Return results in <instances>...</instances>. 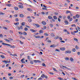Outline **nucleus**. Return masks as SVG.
I'll return each mask as SVG.
<instances>
[{"label":"nucleus","instance_id":"f257e3e1","mask_svg":"<svg viewBox=\"0 0 80 80\" xmlns=\"http://www.w3.org/2000/svg\"><path fill=\"white\" fill-rule=\"evenodd\" d=\"M2 45H5V46H8L10 48H15V47L14 46V45H12L11 44L6 43L4 42L2 43Z\"/></svg>","mask_w":80,"mask_h":80},{"label":"nucleus","instance_id":"f03ea898","mask_svg":"<svg viewBox=\"0 0 80 80\" xmlns=\"http://www.w3.org/2000/svg\"><path fill=\"white\" fill-rule=\"evenodd\" d=\"M41 77H42V78H45L46 79H47L48 78V77L46 75H45V74H42L41 76Z\"/></svg>","mask_w":80,"mask_h":80},{"label":"nucleus","instance_id":"7ed1b4c3","mask_svg":"<svg viewBox=\"0 0 80 80\" xmlns=\"http://www.w3.org/2000/svg\"><path fill=\"white\" fill-rule=\"evenodd\" d=\"M30 31H31V32H33V33H35V32H37V30H34L33 29H30Z\"/></svg>","mask_w":80,"mask_h":80},{"label":"nucleus","instance_id":"20e7f679","mask_svg":"<svg viewBox=\"0 0 80 80\" xmlns=\"http://www.w3.org/2000/svg\"><path fill=\"white\" fill-rule=\"evenodd\" d=\"M71 52L70 50H67L65 52V53H71Z\"/></svg>","mask_w":80,"mask_h":80},{"label":"nucleus","instance_id":"39448f33","mask_svg":"<svg viewBox=\"0 0 80 80\" xmlns=\"http://www.w3.org/2000/svg\"><path fill=\"white\" fill-rule=\"evenodd\" d=\"M25 60V58H23L21 60V62H22V63H25V62L23 61V60Z\"/></svg>","mask_w":80,"mask_h":80},{"label":"nucleus","instance_id":"423d86ee","mask_svg":"<svg viewBox=\"0 0 80 80\" xmlns=\"http://www.w3.org/2000/svg\"><path fill=\"white\" fill-rule=\"evenodd\" d=\"M50 35H51V37H55V34H54V33H51L50 34Z\"/></svg>","mask_w":80,"mask_h":80},{"label":"nucleus","instance_id":"0eeeda50","mask_svg":"<svg viewBox=\"0 0 80 80\" xmlns=\"http://www.w3.org/2000/svg\"><path fill=\"white\" fill-rule=\"evenodd\" d=\"M60 49L61 50L63 51L65 50V48H60Z\"/></svg>","mask_w":80,"mask_h":80},{"label":"nucleus","instance_id":"6e6552de","mask_svg":"<svg viewBox=\"0 0 80 80\" xmlns=\"http://www.w3.org/2000/svg\"><path fill=\"white\" fill-rule=\"evenodd\" d=\"M18 7L19 8H23V6L22 5H19Z\"/></svg>","mask_w":80,"mask_h":80},{"label":"nucleus","instance_id":"1a4fd4ad","mask_svg":"<svg viewBox=\"0 0 80 80\" xmlns=\"http://www.w3.org/2000/svg\"><path fill=\"white\" fill-rule=\"evenodd\" d=\"M34 25H35L38 28L40 27L39 25L37 24H34Z\"/></svg>","mask_w":80,"mask_h":80},{"label":"nucleus","instance_id":"9d476101","mask_svg":"<svg viewBox=\"0 0 80 80\" xmlns=\"http://www.w3.org/2000/svg\"><path fill=\"white\" fill-rule=\"evenodd\" d=\"M42 24L43 25H46V22L45 21H42Z\"/></svg>","mask_w":80,"mask_h":80},{"label":"nucleus","instance_id":"9b49d317","mask_svg":"<svg viewBox=\"0 0 80 80\" xmlns=\"http://www.w3.org/2000/svg\"><path fill=\"white\" fill-rule=\"evenodd\" d=\"M48 18L49 20H51V19H52V17L50 16H48Z\"/></svg>","mask_w":80,"mask_h":80},{"label":"nucleus","instance_id":"f8f14e48","mask_svg":"<svg viewBox=\"0 0 80 80\" xmlns=\"http://www.w3.org/2000/svg\"><path fill=\"white\" fill-rule=\"evenodd\" d=\"M20 17L21 18H23V17H24V15H23L22 14H21L20 15Z\"/></svg>","mask_w":80,"mask_h":80},{"label":"nucleus","instance_id":"ddd939ff","mask_svg":"<svg viewBox=\"0 0 80 80\" xmlns=\"http://www.w3.org/2000/svg\"><path fill=\"white\" fill-rule=\"evenodd\" d=\"M14 24L15 25H17V26L19 25V22H17V23H14Z\"/></svg>","mask_w":80,"mask_h":80},{"label":"nucleus","instance_id":"4468645a","mask_svg":"<svg viewBox=\"0 0 80 80\" xmlns=\"http://www.w3.org/2000/svg\"><path fill=\"white\" fill-rule=\"evenodd\" d=\"M35 38H42L40 37V36H35Z\"/></svg>","mask_w":80,"mask_h":80},{"label":"nucleus","instance_id":"2eb2a0df","mask_svg":"<svg viewBox=\"0 0 80 80\" xmlns=\"http://www.w3.org/2000/svg\"><path fill=\"white\" fill-rule=\"evenodd\" d=\"M55 40H57V39H58V38H59V37L58 36H56L55 38H54Z\"/></svg>","mask_w":80,"mask_h":80},{"label":"nucleus","instance_id":"dca6fc26","mask_svg":"<svg viewBox=\"0 0 80 80\" xmlns=\"http://www.w3.org/2000/svg\"><path fill=\"white\" fill-rule=\"evenodd\" d=\"M21 25L22 26H24L25 25V22H23L22 23Z\"/></svg>","mask_w":80,"mask_h":80},{"label":"nucleus","instance_id":"f3484780","mask_svg":"<svg viewBox=\"0 0 80 80\" xmlns=\"http://www.w3.org/2000/svg\"><path fill=\"white\" fill-rule=\"evenodd\" d=\"M43 33V30H40L39 31V33L40 34V33Z\"/></svg>","mask_w":80,"mask_h":80},{"label":"nucleus","instance_id":"a211bd4d","mask_svg":"<svg viewBox=\"0 0 80 80\" xmlns=\"http://www.w3.org/2000/svg\"><path fill=\"white\" fill-rule=\"evenodd\" d=\"M72 52H76V49L75 48H72Z\"/></svg>","mask_w":80,"mask_h":80},{"label":"nucleus","instance_id":"6ab92c4d","mask_svg":"<svg viewBox=\"0 0 80 80\" xmlns=\"http://www.w3.org/2000/svg\"><path fill=\"white\" fill-rule=\"evenodd\" d=\"M14 8L15 10H18V8L17 7H14Z\"/></svg>","mask_w":80,"mask_h":80},{"label":"nucleus","instance_id":"aec40b11","mask_svg":"<svg viewBox=\"0 0 80 80\" xmlns=\"http://www.w3.org/2000/svg\"><path fill=\"white\" fill-rule=\"evenodd\" d=\"M50 47H53V48L55 47V45L53 44L52 45H51L50 46Z\"/></svg>","mask_w":80,"mask_h":80},{"label":"nucleus","instance_id":"412c9836","mask_svg":"<svg viewBox=\"0 0 80 80\" xmlns=\"http://www.w3.org/2000/svg\"><path fill=\"white\" fill-rule=\"evenodd\" d=\"M27 10H28V11H31L32 12L33 11V10H32L31 8H28Z\"/></svg>","mask_w":80,"mask_h":80},{"label":"nucleus","instance_id":"4be33fe9","mask_svg":"<svg viewBox=\"0 0 80 80\" xmlns=\"http://www.w3.org/2000/svg\"><path fill=\"white\" fill-rule=\"evenodd\" d=\"M58 79H59V80H64L63 79L60 78V77H59L58 78Z\"/></svg>","mask_w":80,"mask_h":80},{"label":"nucleus","instance_id":"5701e85b","mask_svg":"<svg viewBox=\"0 0 80 80\" xmlns=\"http://www.w3.org/2000/svg\"><path fill=\"white\" fill-rule=\"evenodd\" d=\"M0 57L2 58H5V57L4 56H3V55H1Z\"/></svg>","mask_w":80,"mask_h":80},{"label":"nucleus","instance_id":"b1692460","mask_svg":"<svg viewBox=\"0 0 80 80\" xmlns=\"http://www.w3.org/2000/svg\"><path fill=\"white\" fill-rule=\"evenodd\" d=\"M54 19H55V20H57V16H54L53 17Z\"/></svg>","mask_w":80,"mask_h":80},{"label":"nucleus","instance_id":"393cba45","mask_svg":"<svg viewBox=\"0 0 80 80\" xmlns=\"http://www.w3.org/2000/svg\"><path fill=\"white\" fill-rule=\"evenodd\" d=\"M11 5H12L10 4H6V6H8V7H10Z\"/></svg>","mask_w":80,"mask_h":80},{"label":"nucleus","instance_id":"a878e982","mask_svg":"<svg viewBox=\"0 0 80 80\" xmlns=\"http://www.w3.org/2000/svg\"><path fill=\"white\" fill-rule=\"evenodd\" d=\"M0 37H1V38H3V36L2 34H0Z\"/></svg>","mask_w":80,"mask_h":80},{"label":"nucleus","instance_id":"bb28decb","mask_svg":"<svg viewBox=\"0 0 80 80\" xmlns=\"http://www.w3.org/2000/svg\"><path fill=\"white\" fill-rule=\"evenodd\" d=\"M70 60H71V62H73V59L72 58H70Z\"/></svg>","mask_w":80,"mask_h":80},{"label":"nucleus","instance_id":"cd10ccee","mask_svg":"<svg viewBox=\"0 0 80 80\" xmlns=\"http://www.w3.org/2000/svg\"><path fill=\"white\" fill-rule=\"evenodd\" d=\"M71 12H70V11H66V13L68 14V13H70Z\"/></svg>","mask_w":80,"mask_h":80},{"label":"nucleus","instance_id":"c85d7f7f","mask_svg":"<svg viewBox=\"0 0 80 80\" xmlns=\"http://www.w3.org/2000/svg\"><path fill=\"white\" fill-rule=\"evenodd\" d=\"M65 59L66 60H70V58H66Z\"/></svg>","mask_w":80,"mask_h":80},{"label":"nucleus","instance_id":"c756f323","mask_svg":"<svg viewBox=\"0 0 80 80\" xmlns=\"http://www.w3.org/2000/svg\"><path fill=\"white\" fill-rule=\"evenodd\" d=\"M64 23H65L66 24H68V22L67 21H65Z\"/></svg>","mask_w":80,"mask_h":80},{"label":"nucleus","instance_id":"7c9ffc66","mask_svg":"<svg viewBox=\"0 0 80 80\" xmlns=\"http://www.w3.org/2000/svg\"><path fill=\"white\" fill-rule=\"evenodd\" d=\"M5 15V13H3V12H0V15Z\"/></svg>","mask_w":80,"mask_h":80},{"label":"nucleus","instance_id":"2f4dec72","mask_svg":"<svg viewBox=\"0 0 80 80\" xmlns=\"http://www.w3.org/2000/svg\"><path fill=\"white\" fill-rule=\"evenodd\" d=\"M24 30H25V31H27V30H28V28H24Z\"/></svg>","mask_w":80,"mask_h":80},{"label":"nucleus","instance_id":"473e14b6","mask_svg":"<svg viewBox=\"0 0 80 80\" xmlns=\"http://www.w3.org/2000/svg\"><path fill=\"white\" fill-rule=\"evenodd\" d=\"M49 26L50 27H51V28H52V27H53V24H50L49 25Z\"/></svg>","mask_w":80,"mask_h":80},{"label":"nucleus","instance_id":"72a5a7b5","mask_svg":"<svg viewBox=\"0 0 80 80\" xmlns=\"http://www.w3.org/2000/svg\"><path fill=\"white\" fill-rule=\"evenodd\" d=\"M19 34H20V35H23V33L22 32H18Z\"/></svg>","mask_w":80,"mask_h":80},{"label":"nucleus","instance_id":"f704fd0d","mask_svg":"<svg viewBox=\"0 0 80 80\" xmlns=\"http://www.w3.org/2000/svg\"><path fill=\"white\" fill-rule=\"evenodd\" d=\"M74 40L75 41H76V42H78V39H77L76 38H74Z\"/></svg>","mask_w":80,"mask_h":80},{"label":"nucleus","instance_id":"c9c22d12","mask_svg":"<svg viewBox=\"0 0 80 80\" xmlns=\"http://www.w3.org/2000/svg\"><path fill=\"white\" fill-rule=\"evenodd\" d=\"M30 56H28V60H29V61H30Z\"/></svg>","mask_w":80,"mask_h":80},{"label":"nucleus","instance_id":"e433bc0d","mask_svg":"<svg viewBox=\"0 0 80 80\" xmlns=\"http://www.w3.org/2000/svg\"><path fill=\"white\" fill-rule=\"evenodd\" d=\"M54 14H55V15H57L58 14V13L57 12H54Z\"/></svg>","mask_w":80,"mask_h":80},{"label":"nucleus","instance_id":"4c0bfd02","mask_svg":"<svg viewBox=\"0 0 80 80\" xmlns=\"http://www.w3.org/2000/svg\"><path fill=\"white\" fill-rule=\"evenodd\" d=\"M55 51H57V52H60V51L59 50V49H56L55 50Z\"/></svg>","mask_w":80,"mask_h":80},{"label":"nucleus","instance_id":"58836bf2","mask_svg":"<svg viewBox=\"0 0 80 80\" xmlns=\"http://www.w3.org/2000/svg\"><path fill=\"white\" fill-rule=\"evenodd\" d=\"M72 27H76V25L75 24H73L71 25Z\"/></svg>","mask_w":80,"mask_h":80},{"label":"nucleus","instance_id":"ea45409f","mask_svg":"<svg viewBox=\"0 0 80 80\" xmlns=\"http://www.w3.org/2000/svg\"><path fill=\"white\" fill-rule=\"evenodd\" d=\"M66 69H67V70H71V69L70 68H67V67H66Z\"/></svg>","mask_w":80,"mask_h":80},{"label":"nucleus","instance_id":"a19ab883","mask_svg":"<svg viewBox=\"0 0 80 80\" xmlns=\"http://www.w3.org/2000/svg\"><path fill=\"white\" fill-rule=\"evenodd\" d=\"M30 63L31 64H33V62L32 61H30Z\"/></svg>","mask_w":80,"mask_h":80},{"label":"nucleus","instance_id":"79ce46f5","mask_svg":"<svg viewBox=\"0 0 80 80\" xmlns=\"http://www.w3.org/2000/svg\"><path fill=\"white\" fill-rule=\"evenodd\" d=\"M44 35L45 36H48V34L47 33H44Z\"/></svg>","mask_w":80,"mask_h":80},{"label":"nucleus","instance_id":"37998d69","mask_svg":"<svg viewBox=\"0 0 80 80\" xmlns=\"http://www.w3.org/2000/svg\"><path fill=\"white\" fill-rule=\"evenodd\" d=\"M42 65L43 67H46V66H45V64L44 63H42Z\"/></svg>","mask_w":80,"mask_h":80},{"label":"nucleus","instance_id":"c03bdc74","mask_svg":"<svg viewBox=\"0 0 80 80\" xmlns=\"http://www.w3.org/2000/svg\"><path fill=\"white\" fill-rule=\"evenodd\" d=\"M75 48L77 49V50H78V46L76 45V48Z\"/></svg>","mask_w":80,"mask_h":80},{"label":"nucleus","instance_id":"a18cd8bd","mask_svg":"<svg viewBox=\"0 0 80 80\" xmlns=\"http://www.w3.org/2000/svg\"><path fill=\"white\" fill-rule=\"evenodd\" d=\"M76 17H77V18H79V16L78 15V14H77L76 15Z\"/></svg>","mask_w":80,"mask_h":80},{"label":"nucleus","instance_id":"49530a36","mask_svg":"<svg viewBox=\"0 0 80 80\" xmlns=\"http://www.w3.org/2000/svg\"><path fill=\"white\" fill-rule=\"evenodd\" d=\"M14 17H18V15L17 14H15L14 15Z\"/></svg>","mask_w":80,"mask_h":80},{"label":"nucleus","instance_id":"de8ad7c7","mask_svg":"<svg viewBox=\"0 0 80 80\" xmlns=\"http://www.w3.org/2000/svg\"><path fill=\"white\" fill-rule=\"evenodd\" d=\"M42 9L44 10H47V8H42Z\"/></svg>","mask_w":80,"mask_h":80},{"label":"nucleus","instance_id":"09e8293b","mask_svg":"<svg viewBox=\"0 0 80 80\" xmlns=\"http://www.w3.org/2000/svg\"><path fill=\"white\" fill-rule=\"evenodd\" d=\"M20 29H21V30H22L23 29V27H22V26H21L20 27Z\"/></svg>","mask_w":80,"mask_h":80},{"label":"nucleus","instance_id":"8fccbe9b","mask_svg":"<svg viewBox=\"0 0 80 80\" xmlns=\"http://www.w3.org/2000/svg\"><path fill=\"white\" fill-rule=\"evenodd\" d=\"M15 21L16 22H18V18H16L15 19Z\"/></svg>","mask_w":80,"mask_h":80},{"label":"nucleus","instance_id":"3c124183","mask_svg":"<svg viewBox=\"0 0 80 80\" xmlns=\"http://www.w3.org/2000/svg\"><path fill=\"white\" fill-rule=\"evenodd\" d=\"M4 40H5V41H6V42H8V40L6 39V38H5L4 39Z\"/></svg>","mask_w":80,"mask_h":80},{"label":"nucleus","instance_id":"603ef678","mask_svg":"<svg viewBox=\"0 0 80 80\" xmlns=\"http://www.w3.org/2000/svg\"><path fill=\"white\" fill-rule=\"evenodd\" d=\"M73 20V18H71L69 20V22H71Z\"/></svg>","mask_w":80,"mask_h":80},{"label":"nucleus","instance_id":"864d4df0","mask_svg":"<svg viewBox=\"0 0 80 80\" xmlns=\"http://www.w3.org/2000/svg\"><path fill=\"white\" fill-rule=\"evenodd\" d=\"M59 39L60 40H62V38H61V37H59Z\"/></svg>","mask_w":80,"mask_h":80},{"label":"nucleus","instance_id":"5fc2aeb1","mask_svg":"<svg viewBox=\"0 0 80 80\" xmlns=\"http://www.w3.org/2000/svg\"><path fill=\"white\" fill-rule=\"evenodd\" d=\"M23 34L24 35H27V33L25 32H24Z\"/></svg>","mask_w":80,"mask_h":80},{"label":"nucleus","instance_id":"6e6d98bb","mask_svg":"<svg viewBox=\"0 0 80 80\" xmlns=\"http://www.w3.org/2000/svg\"><path fill=\"white\" fill-rule=\"evenodd\" d=\"M71 34H72V35H75V33L73 32H71Z\"/></svg>","mask_w":80,"mask_h":80},{"label":"nucleus","instance_id":"4d7b16f0","mask_svg":"<svg viewBox=\"0 0 80 80\" xmlns=\"http://www.w3.org/2000/svg\"><path fill=\"white\" fill-rule=\"evenodd\" d=\"M64 32H68V31L67 29H64L63 30Z\"/></svg>","mask_w":80,"mask_h":80},{"label":"nucleus","instance_id":"13d9d810","mask_svg":"<svg viewBox=\"0 0 80 80\" xmlns=\"http://www.w3.org/2000/svg\"><path fill=\"white\" fill-rule=\"evenodd\" d=\"M8 39H9V40H11L12 41H13V39L12 38H8Z\"/></svg>","mask_w":80,"mask_h":80},{"label":"nucleus","instance_id":"bf43d9fd","mask_svg":"<svg viewBox=\"0 0 80 80\" xmlns=\"http://www.w3.org/2000/svg\"><path fill=\"white\" fill-rule=\"evenodd\" d=\"M72 78V79H73V80H78L77 79H76V78Z\"/></svg>","mask_w":80,"mask_h":80},{"label":"nucleus","instance_id":"052dcab7","mask_svg":"<svg viewBox=\"0 0 80 80\" xmlns=\"http://www.w3.org/2000/svg\"><path fill=\"white\" fill-rule=\"evenodd\" d=\"M6 22H7L8 23H10V21H8V20H6Z\"/></svg>","mask_w":80,"mask_h":80},{"label":"nucleus","instance_id":"680f3d73","mask_svg":"<svg viewBox=\"0 0 80 80\" xmlns=\"http://www.w3.org/2000/svg\"><path fill=\"white\" fill-rule=\"evenodd\" d=\"M68 19H70V16H68Z\"/></svg>","mask_w":80,"mask_h":80},{"label":"nucleus","instance_id":"e2e57ef3","mask_svg":"<svg viewBox=\"0 0 80 80\" xmlns=\"http://www.w3.org/2000/svg\"><path fill=\"white\" fill-rule=\"evenodd\" d=\"M20 43L21 44H23V42H22L21 41H20Z\"/></svg>","mask_w":80,"mask_h":80},{"label":"nucleus","instance_id":"0e129e2a","mask_svg":"<svg viewBox=\"0 0 80 80\" xmlns=\"http://www.w3.org/2000/svg\"><path fill=\"white\" fill-rule=\"evenodd\" d=\"M15 56H16V57H17V55L15 54H13V57H15Z\"/></svg>","mask_w":80,"mask_h":80},{"label":"nucleus","instance_id":"69168bd1","mask_svg":"<svg viewBox=\"0 0 80 80\" xmlns=\"http://www.w3.org/2000/svg\"><path fill=\"white\" fill-rule=\"evenodd\" d=\"M77 54H78V55H79L80 54V52H78L77 53Z\"/></svg>","mask_w":80,"mask_h":80},{"label":"nucleus","instance_id":"338daca9","mask_svg":"<svg viewBox=\"0 0 80 80\" xmlns=\"http://www.w3.org/2000/svg\"><path fill=\"white\" fill-rule=\"evenodd\" d=\"M28 21L29 22H32V19H29Z\"/></svg>","mask_w":80,"mask_h":80},{"label":"nucleus","instance_id":"774afa93","mask_svg":"<svg viewBox=\"0 0 80 80\" xmlns=\"http://www.w3.org/2000/svg\"><path fill=\"white\" fill-rule=\"evenodd\" d=\"M38 80H42V78H39Z\"/></svg>","mask_w":80,"mask_h":80}]
</instances>
